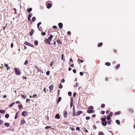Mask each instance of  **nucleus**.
<instances>
[{
  "label": "nucleus",
  "mask_w": 135,
  "mask_h": 135,
  "mask_svg": "<svg viewBox=\"0 0 135 135\" xmlns=\"http://www.w3.org/2000/svg\"><path fill=\"white\" fill-rule=\"evenodd\" d=\"M102 121V124L104 126H106L107 124V122L105 118V117L102 118L101 119Z\"/></svg>",
  "instance_id": "f257e3e1"
},
{
  "label": "nucleus",
  "mask_w": 135,
  "mask_h": 135,
  "mask_svg": "<svg viewBox=\"0 0 135 135\" xmlns=\"http://www.w3.org/2000/svg\"><path fill=\"white\" fill-rule=\"evenodd\" d=\"M76 130H77L79 131L80 129V128L79 127H76Z\"/></svg>",
  "instance_id": "bf43d9fd"
},
{
  "label": "nucleus",
  "mask_w": 135,
  "mask_h": 135,
  "mask_svg": "<svg viewBox=\"0 0 135 135\" xmlns=\"http://www.w3.org/2000/svg\"><path fill=\"white\" fill-rule=\"evenodd\" d=\"M116 123L118 125H119L120 124V122L119 120H115Z\"/></svg>",
  "instance_id": "4be33fe9"
},
{
  "label": "nucleus",
  "mask_w": 135,
  "mask_h": 135,
  "mask_svg": "<svg viewBox=\"0 0 135 135\" xmlns=\"http://www.w3.org/2000/svg\"><path fill=\"white\" fill-rule=\"evenodd\" d=\"M62 88V86L61 85V84L60 83V84L59 86V88L60 89H61Z\"/></svg>",
  "instance_id": "a18cd8bd"
},
{
  "label": "nucleus",
  "mask_w": 135,
  "mask_h": 135,
  "mask_svg": "<svg viewBox=\"0 0 135 135\" xmlns=\"http://www.w3.org/2000/svg\"><path fill=\"white\" fill-rule=\"evenodd\" d=\"M73 117H75V115H76V114L75 112V109L74 108V106L73 107Z\"/></svg>",
  "instance_id": "1a4fd4ad"
},
{
  "label": "nucleus",
  "mask_w": 135,
  "mask_h": 135,
  "mask_svg": "<svg viewBox=\"0 0 135 135\" xmlns=\"http://www.w3.org/2000/svg\"><path fill=\"white\" fill-rule=\"evenodd\" d=\"M101 106L102 108H104L105 106V104H102Z\"/></svg>",
  "instance_id": "49530a36"
},
{
  "label": "nucleus",
  "mask_w": 135,
  "mask_h": 135,
  "mask_svg": "<svg viewBox=\"0 0 135 135\" xmlns=\"http://www.w3.org/2000/svg\"><path fill=\"white\" fill-rule=\"evenodd\" d=\"M104 134L103 132L100 131L98 133V135H104Z\"/></svg>",
  "instance_id": "a878e982"
},
{
  "label": "nucleus",
  "mask_w": 135,
  "mask_h": 135,
  "mask_svg": "<svg viewBox=\"0 0 135 135\" xmlns=\"http://www.w3.org/2000/svg\"><path fill=\"white\" fill-rule=\"evenodd\" d=\"M43 91L45 92V93H46V88H44Z\"/></svg>",
  "instance_id": "69168bd1"
},
{
  "label": "nucleus",
  "mask_w": 135,
  "mask_h": 135,
  "mask_svg": "<svg viewBox=\"0 0 135 135\" xmlns=\"http://www.w3.org/2000/svg\"><path fill=\"white\" fill-rule=\"evenodd\" d=\"M111 120H109L108 121V123L109 124H110L111 123Z\"/></svg>",
  "instance_id": "4d7b16f0"
},
{
  "label": "nucleus",
  "mask_w": 135,
  "mask_h": 135,
  "mask_svg": "<svg viewBox=\"0 0 135 135\" xmlns=\"http://www.w3.org/2000/svg\"><path fill=\"white\" fill-rule=\"evenodd\" d=\"M21 115L24 117H25L27 115V113L26 111H24L22 113Z\"/></svg>",
  "instance_id": "39448f33"
},
{
  "label": "nucleus",
  "mask_w": 135,
  "mask_h": 135,
  "mask_svg": "<svg viewBox=\"0 0 135 135\" xmlns=\"http://www.w3.org/2000/svg\"><path fill=\"white\" fill-rule=\"evenodd\" d=\"M32 21L33 22H35L36 20V18L35 17H33L32 19Z\"/></svg>",
  "instance_id": "c85d7f7f"
},
{
  "label": "nucleus",
  "mask_w": 135,
  "mask_h": 135,
  "mask_svg": "<svg viewBox=\"0 0 135 135\" xmlns=\"http://www.w3.org/2000/svg\"><path fill=\"white\" fill-rule=\"evenodd\" d=\"M105 65L108 66H110V64L109 62H106L105 63Z\"/></svg>",
  "instance_id": "bb28decb"
},
{
  "label": "nucleus",
  "mask_w": 135,
  "mask_h": 135,
  "mask_svg": "<svg viewBox=\"0 0 135 135\" xmlns=\"http://www.w3.org/2000/svg\"><path fill=\"white\" fill-rule=\"evenodd\" d=\"M58 26L60 28H62L63 27V24L61 23H59L58 24Z\"/></svg>",
  "instance_id": "f8f14e48"
},
{
  "label": "nucleus",
  "mask_w": 135,
  "mask_h": 135,
  "mask_svg": "<svg viewBox=\"0 0 135 135\" xmlns=\"http://www.w3.org/2000/svg\"><path fill=\"white\" fill-rule=\"evenodd\" d=\"M56 41L58 43H59L60 44H62V43H61V42L60 41V40H59V39L57 40Z\"/></svg>",
  "instance_id": "f704fd0d"
},
{
  "label": "nucleus",
  "mask_w": 135,
  "mask_h": 135,
  "mask_svg": "<svg viewBox=\"0 0 135 135\" xmlns=\"http://www.w3.org/2000/svg\"><path fill=\"white\" fill-rule=\"evenodd\" d=\"M90 119V117H89V116H88V117H86V120H89V119Z\"/></svg>",
  "instance_id": "3c124183"
},
{
  "label": "nucleus",
  "mask_w": 135,
  "mask_h": 135,
  "mask_svg": "<svg viewBox=\"0 0 135 135\" xmlns=\"http://www.w3.org/2000/svg\"><path fill=\"white\" fill-rule=\"evenodd\" d=\"M3 123V121L1 120H0V125H2Z\"/></svg>",
  "instance_id": "37998d69"
},
{
  "label": "nucleus",
  "mask_w": 135,
  "mask_h": 135,
  "mask_svg": "<svg viewBox=\"0 0 135 135\" xmlns=\"http://www.w3.org/2000/svg\"><path fill=\"white\" fill-rule=\"evenodd\" d=\"M67 113L66 111H65L64 112V118H66L67 117Z\"/></svg>",
  "instance_id": "ddd939ff"
},
{
  "label": "nucleus",
  "mask_w": 135,
  "mask_h": 135,
  "mask_svg": "<svg viewBox=\"0 0 135 135\" xmlns=\"http://www.w3.org/2000/svg\"><path fill=\"white\" fill-rule=\"evenodd\" d=\"M45 42L47 44H48L49 45H50V41L47 38L45 39L44 40Z\"/></svg>",
  "instance_id": "20e7f679"
},
{
  "label": "nucleus",
  "mask_w": 135,
  "mask_h": 135,
  "mask_svg": "<svg viewBox=\"0 0 135 135\" xmlns=\"http://www.w3.org/2000/svg\"><path fill=\"white\" fill-rule=\"evenodd\" d=\"M68 94L69 96H70L71 95L72 93L71 92L69 91L68 92Z\"/></svg>",
  "instance_id": "4c0bfd02"
},
{
  "label": "nucleus",
  "mask_w": 135,
  "mask_h": 135,
  "mask_svg": "<svg viewBox=\"0 0 135 135\" xmlns=\"http://www.w3.org/2000/svg\"><path fill=\"white\" fill-rule=\"evenodd\" d=\"M87 112L89 113H93L94 112V111L93 110L90 109H88V110H87Z\"/></svg>",
  "instance_id": "6e6552de"
},
{
  "label": "nucleus",
  "mask_w": 135,
  "mask_h": 135,
  "mask_svg": "<svg viewBox=\"0 0 135 135\" xmlns=\"http://www.w3.org/2000/svg\"><path fill=\"white\" fill-rule=\"evenodd\" d=\"M55 118L56 119H60V116L59 115V114H57L56 115L55 117Z\"/></svg>",
  "instance_id": "dca6fc26"
},
{
  "label": "nucleus",
  "mask_w": 135,
  "mask_h": 135,
  "mask_svg": "<svg viewBox=\"0 0 135 135\" xmlns=\"http://www.w3.org/2000/svg\"><path fill=\"white\" fill-rule=\"evenodd\" d=\"M9 115L8 114H6L5 115V117L6 118H9Z\"/></svg>",
  "instance_id": "7c9ffc66"
},
{
  "label": "nucleus",
  "mask_w": 135,
  "mask_h": 135,
  "mask_svg": "<svg viewBox=\"0 0 135 135\" xmlns=\"http://www.w3.org/2000/svg\"><path fill=\"white\" fill-rule=\"evenodd\" d=\"M34 32V31L33 29H32L30 33V36H32Z\"/></svg>",
  "instance_id": "9d476101"
},
{
  "label": "nucleus",
  "mask_w": 135,
  "mask_h": 135,
  "mask_svg": "<svg viewBox=\"0 0 135 135\" xmlns=\"http://www.w3.org/2000/svg\"><path fill=\"white\" fill-rule=\"evenodd\" d=\"M93 118H94L96 117V115L95 114H93L92 116Z\"/></svg>",
  "instance_id": "774afa93"
},
{
  "label": "nucleus",
  "mask_w": 135,
  "mask_h": 135,
  "mask_svg": "<svg viewBox=\"0 0 135 135\" xmlns=\"http://www.w3.org/2000/svg\"><path fill=\"white\" fill-rule=\"evenodd\" d=\"M106 119L107 120H109L111 119V118L109 116H107Z\"/></svg>",
  "instance_id": "ea45409f"
},
{
  "label": "nucleus",
  "mask_w": 135,
  "mask_h": 135,
  "mask_svg": "<svg viewBox=\"0 0 135 135\" xmlns=\"http://www.w3.org/2000/svg\"><path fill=\"white\" fill-rule=\"evenodd\" d=\"M50 71H48L46 72V74L47 75H49L50 74Z\"/></svg>",
  "instance_id": "79ce46f5"
},
{
  "label": "nucleus",
  "mask_w": 135,
  "mask_h": 135,
  "mask_svg": "<svg viewBox=\"0 0 135 135\" xmlns=\"http://www.w3.org/2000/svg\"><path fill=\"white\" fill-rule=\"evenodd\" d=\"M32 8H28L27 9V11L29 13L32 10Z\"/></svg>",
  "instance_id": "6ab92c4d"
},
{
  "label": "nucleus",
  "mask_w": 135,
  "mask_h": 135,
  "mask_svg": "<svg viewBox=\"0 0 135 135\" xmlns=\"http://www.w3.org/2000/svg\"><path fill=\"white\" fill-rule=\"evenodd\" d=\"M93 108V107L92 106H90L89 107V109H92Z\"/></svg>",
  "instance_id": "de8ad7c7"
},
{
  "label": "nucleus",
  "mask_w": 135,
  "mask_h": 135,
  "mask_svg": "<svg viewBox=\"0 0 135 135\" xmlns=\"http://www.w3.org/2000/svg\"><path fill=\"white\" fill-rule=\"evenodd\" d=\"M32 16V14L31 13H30L29 15H28V17H31Z\"/></svg>",
  "instance_id": "e433bc0d"
},
{
  "label": "nucleus",
  "mask_w": 135,
  "mask_h": 135,
  "mask_svg": "<svg viewBox=\"0 0 135 135\" xmlns=\"http://www.w3.org/2000/svg\"><path fill=\"white\" fill-rule=\"evenodd\" d=\"M80 74L81 76H82L83 75V73L81 72H80Z\"/></svg>",
  "instance_id": "680f3d73"
},
{
  "label": "nucleus",
  "mask_w": 135,
  "mask_h": 135,
  "mask_svg": "<svg viewBox=\"0 0 135 135\" xmlns=\"http://www.w3.org/2000/svg\"><path fill=\"white\" fill-rule=\"evenodd\" d=\"M120 111H118L117 112H116L115 113V114L116 115H118L120 114Z\"/></svg>",
  "instance_id": "cd10ccee"
},
{
  "label": "nucleus",
  "mask_w": 135,
  "mask_h": 135,
  "mask_svg": "<svg viewBox=\"0 0 135 135\" xmlns=\"http://www.w3.org/2000/svg\"><path fill=\"white\" fill-rule=\"evenodd\" d=\"M51 128V127L50 126H46L45 127V129H49V128Z\"/></svg>",
  "instance_id": "c03bdc74"
},
{
  "label": "nucleus",
  "mask_w": 135,
  "mask_h": 135,
  "mask_svg": "<svg viewBox=\"0 0 135 135\" xmlns=\"http://www.w3.org/2000/svg\"><path fill=\"white\" fill-rule=\"evenodd\" d=\"M5 126L8 127L10 126V124L8 123H5L4 124Z\"/></svg>",
  "instance_id": "2eb2a0df"
},
{
  "label": "nucleus",
  "mask_w": 135,
  "mask_h": 135,
  "mask_svg": "<svg viewBox=\"0 0 135 135\" xmlns=\"http://www.w3.org/2000/svg\"><path fill=\"white\" fill-rule=\"evenodd\" d=\"M65 81V80L64 79H62L61 80V82L62 83H64Z\"/></svg>",
  "instance_id": "5fc2aeb1"
},
{
  "label": "nucleus",
  "mask_w": 135,
  "mask_h": 135,
  "mask_svg": "<svg viewBox=\"0 0 135 135\" xmlns=\"http://www.w3.org/2000/svg\"><path fill=\"white\" fill-rule=\"evenodd\" d=\"M52 27L53 28L55 29L57 28V27L55 26H54Z\"/></svg>",
  "instance_id": "052dcab7"
},
{
  "label": "nucleus",
  "mask_w": 135,
  "mask_h": 135,
  "mask_svg": "<svg viewBox=\"0 0 135 135\" xmlns=\"http://www.w3.org/2000/svg\"><path fill=\"white\" fill-rule=\"evenodd\" d=\"M20 125H22L25 123V120L24 119H21L20 122Z\"/></svg>",
  "instance_id": "4468645a"
},
{
  "label": "nucleus",
  "mask_w": 135,
  "mask_h": 135,
  "mask_svg": "<svg viewBox=\"0 0 135 135\" xmlns=\"http://www.w3.org/2000/svg\"><path fill=\"white\" fill-rule=\"evenodd\" d=\"M83 112L81 111H78L76 113V115L78 116L82 113Z\"/></svg>",
  "instance_id": "0eeeda50"
},
{
  "label": "nucleus",
  "mask_w": 135,
  "mask_h": 135,
  "mask_svg": "<svg viewBox=\"0 0 135 135\" xmlns=\"http://www.w3.org/2000/svg\"><path fill=\"white\" fill-rule=\"evenodd\" d=\"M112 114H113V113H112V112H110V113L109 114V116H110V117H112Z\"/></svg>",
  "instance_id": "603ef678"
},
{
  "label": "nucleus",
  "mask_w": 135,
  "mask_h": 135,
  "mask_svg": "<svg viewBox=\"0 0 135 135\" xmlns=\"http://www.w3.org/2000/svg\"><path fill=\"white\" fill-rule=\"evenodd\" d=\"M61 97H59L58 98L57 100V103L58 104L61 101Z\"/></svg>",
  "instance_id": "a211bd4d"
},
{
  "label": "nucleus",
  "mask_w": 135,
  "mask_h": 135,
  "mask_svg": "<svg viewBox=\"0 0 135 135\" xmlns=\"http://www.w3.org/2000/svg\"><path fill=\"white\" fill-rule=\"evenodd\" d=\"M5 112V111L4 110H0V113H4Z\"/></svg>",
  "instance_id": "c9c22d12"
},
{
  "label": "nucleus",
  "mask_w": 135,
  "mask_h": 135,
  "mask_svg": "<svg viewBox=\"0 0 135 135\" xmlns=\"http://www.w3.org/2000/svg\"><path fill=\"white\" fill-rule=\"evenodd\" d=\"M20 102L19 101H16V103L17 104H18L19 103H20Z\"/></svg>",
  "instance_id": "338daca9"
},
{
  "label": "nucleus",
  "mask_w": 135,
  "mask_h": 135,
  "mask_svg": "<svg viewBox=\"0 0 135 135\" xmlns=\"http://www.w3.org/2000/svg\"><path fill=\"white\" fill-rule=\"evenodd\" d=\"M15 73L17 75H20V74L21 73L18 69H16V68H15Z\"/></svg>",
  "instance_id": "f03ea898"
},
{
  "label": "nucleus",
  "mask_w": 135,
  "mask_h": 135,
  "mask_svg": "<svg viewBox=\"0 0 135 135\" xmlns=\"http://www.w3.org/2000/svg\"><path fill=\"white\" fill-rule=\"evenodd\" d=\"M103 45V43L102 42L100 43L98 45V47H99Z\"/></svg>",
  "instance_id": "2f4dec72"
},
{
  "label": "nucleus",
  "mask_w": 135,
  "mask_h": 135,
  "mask_svg": "<svg viewBox=\"0 0 135 135\" xmlns=\"http://www.w3.org/2000/svg\"><path fill=\"white\" fill-rule=\"evenodd\" d=\"M73 71L74 73H75L76 72V70L75 69H74L73 70Z\"/></svg>",
  "instance_id": "864d4df0"
},
{
  "label": "nucleus",
  "mask_w": 135,
  "mask_h": 135,
  "mask_svg": "<svg viewBox=\"0 0 135 135\" xmlns=\"http://www.w3.org/2000/svg\"><path fill=\"white\" fill-rule=\"evenodd\" d=\"M42 36H44L46 35V33L44 32H43L42 33Z\"/></svg>",
  "instance_id": "09e8293b"
},
{
  "label": "nucleus",
  "mask_w": 135,
  "mask_h": 135,
  "mask_svg": "<svg viewBox=\"0 0 135 135\" xmlns=\"http://www.w3.org/2000/svg\"><path fill=\"white\" fill-rule=\"evenodd\" d=\"M52 6L51 4L50 3H48L47 6V8H48L50 9Z\"/></svg>",
  "instance_id": "f3484780"
},
{
  "label": "nucleus",
  "mask_w": 135,
  "mask_h": 135,
  "mask_svg": "<svg viewBox=\"0 0 135 135\" xmlns=\"http://www.w3.org/2000/svg\"><path fill=\"white\" fill-rule=\"evenodd\" d=\"M120 66V65L119 64H118L117 65L116 67V69H118L119 68Z\"/></svg>",
  "instance_id": "473e14b6"
},
{
  "label": "nucleus",
  "mask_w": 135,
  "mask_h": 135,
  "mask_svg": "<svg viewBox=\"0 0 135 135\" xmlns=\"http://www.w3.org/2000/svg\"><path fill=\"white\" fill-rule=\"evenodd\" d=\"M13 46V43H12L11 45V48H12Z\"/></svg>",
  "instance_id": "0e129e2a"
},
{
  "label": "nucleus",
  "mask_w": 135,
  "mask_h": 135,
  "mask_svg": "<svg viewBox=\"0 0 135 135\" xmlns=\"http://www.w3.org/2000/svg\"><path fill=\"white\" fill-rule=\"evenodd\" d=\"M64 55L63 54H62L61 55V59L62 60L64 61L65 60V58L64 57Z\"/></svg>",
  "instance_id": "c756f323"
},
{
  "label": "nucleus",
  "mask_w": 135,
  "mask_h": 135,
  "mask_svg": "<svg viewBox=\"0 0 135 135\" xmlns=\"http://www.w3.org/2000/svg\"><path fill=\"white\" fill-rule=\"evenodd\" d=\"M76 94V92L74 93L73 94V97H75V96Z\"/></svg>",
  "instance_id": "6e6d98bb"
},
{
  "label": "nucleus",
  "mask_w": 135,
  "mask_h": 135,
  "mask_svg": "<svg viewBox=\"0 0 135 135\" xmlns=\"http://www.w3.org/2000/svg\"><path fill=\"white\" fill-rule=\"evenodd\" d=\"M21 96L22 98H24L25 99L26 98L25 97V96L23 95H21Z\"/></svg>",
  "instance_id": "8fccbe9b"
},
{
  "label": "nucleus",
  "mask_w": 135,
  "mask_h": 135,
  "mask_svg": "<svg viewBox=\"0 0 135 135\" xmlns=\"http://www.w3.org/2000/svg\"><path fill=\"white\" fill-rule=\"evenodd\" d=\"M129 110L131 113H133V110L132 109L129 108Z\"/></svg>",
  "instance_id": "393cba45"
},
{
  "label": "nucleus",
  "mask_w": 135,
  "mask_h": 135,
  "mask_svg": "<svg viewBox=\"0 0 135 135\" xmlns=\"http://www.w3.org/2000/svg\"><path fill=\"white\" fill-rule=\"evenodd\" d=\"M4 66H6V67L7 68V67H8V64H4Z\"/></svg>",
  "instance_id": "e2e57ef3"
},
{
  "label": "nucleus",
  "mask_w": 135,
  "mask_h": 135,
  "mask_svg": "<svg viewBox=\"0 0 135 135\" xmlns=\"http://www.w3.org/2000/svg\"><path fill=\"white\" fill-rule=\"evenodd\" d=\"M73 100H72L71 99V102H70V106L71 107V108L73 106Z\"/></svg>",
  "instance_id": "aec40b11"
},
{
  "label": "nucleus",
  "mask_w": 135,
  "mask_h": 135,
  "mask_svg": "<svg viewBox=\"0 0 135 135\" xmlns=\"http://www.w3.org/2000/svg\"><path fill=\"white\" fill-rule=\"evenodd\" d=\"M93 127L95 129H97V127L95 125H93Z\"/></svg>",
  "instance_id": "13d9d810"
},
{
  "label": "nucleus",
  "mask_w": 135,
  "mask_h": 135,
  "mask_svg": "<svg viewBox=\"0 0 135 135\" xmlns=\"http://www.w3.org/2000/svg\"><path fill=\"white\" fill-rule=\"evenodd\" d=\"M18 107H19V109H20L22 107V104H21L20 105H18Z\"/></svg>",
  "instance_id": "58836bf2"
},
{
  "label": "nucleus",
  "mask_w": 135,
  "mask_h": 135,
  "mask_svg": "<svg viewBox=\"0 0 135 135\" xmlns=\"http://www.w3.org/2000/svg\"><path fill=\"white\" fill-rule=\"evenodd\" d=\"M37 94H34L32 96L33 98H37Z\"/></svg>",
  "instance_id": "a19ab883"
},
{
  "label": "nucleus",
  "mask_w": 135,
  "mask_h": 135,
  "mask_svg": "<svg viewBox=\"0 0 135 135\" xmlns=\"http://www.w3.org/2000/svg\"><path fill=\"white\" fill-rule=\"evenodd\" d=\"M41 24V22H40L38 23L37 24V27L39 30H40V28H39V26Z\"/></svg>",
  "instance_id": "412c9836"
},
{
  "label": "nucleus",
  "mask_w": 135,
  "mask_h": 135,
  "mask_svg": "<svg viewBox=\"0 0 135 135\" xmlns=\"http://www.w3.org/2000/svg\"><path fill=\"white\" fill-rule=\"evenodd\" d=\"M15 104V103H12L9 105V108L11 107L13 105Z\"/></svg>",
  "instance_id": "b1692460"
},
{
  "label": "nucleus",
  "mask_w": 135,
  "mask_h": 135,
  "mask_svg": "<svg viewBox=\"0 0 135 135\" xmlns=\"http://www.w3.org/2000/svg\"><path fill=\"white\" fill-rule=\"evenodd\" d=\"M50 92H52V91L53 90V85H51L49 87Z\"/></svg>",
  "instance_id": "423d86ee"
},
{
  "label": "nucleus",
  "mask_w": 135,
  "mask_h": 135,
  "mask_svg": "<svg viewBox=\"0 0 135 135\" xmlns=\"http://www.w3.org/2000/svg\"><path fill=\"white\" fill-rule=\"evenodd\" d=\"M24 44L27 45H28L31 46L32 47H34V45H33L27 42H25L24 43Z\"/></svg>",
  "instance_id": "7ed1b4c3"
},
{
  "label": "nucleus",
  "mask_w": 135,
  "mask_h": 135,
  "mask_svg": "<svg viewBox=\"0 0 135 135\" xmlns=\"http://www.w3.org/2000/svg\"><path fill=\"white\" fill-rule=\"evenodd\" d=\"M28 63V61L27 60H26L25 61L24 63V65H27Z\"/></svg>",
  "instance_id": "72a5a7b5"
},
{
  "label": "nucleus",
  "mask_w": 135,
  "mask_h": 135,
  "mask_svg": "<svg viewBox=\"0 0 135 135\" xmlns=\"http://www.w3.org/2000/svg\"><path fill=\"white\" fill-rule=\"evenodd\" d=\"M53 35H50V36L49 37L48 39L50 41H52V38H53Z\"/></svg>",
  "instance_id": "9b49d317"
},
{
  "label": "nucleus",
  "mask_w": 135,
  "mask_h": 135,
  "mask_svg": "<svg viewBox=\"0 0 135 135\" xmlns=\"http://www.w3.org/2000/svg\"><path fill=\"white\" fill-rule=\"evenodd\" d=\"M34 43L35 45H36L37 46L38 45V41L37 40L35 41L34 42Z\"/></svg>",
  "instance_id": "5701e85b"
}]
</instances>
